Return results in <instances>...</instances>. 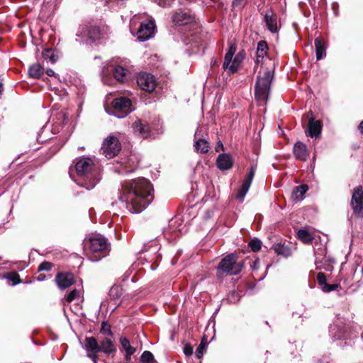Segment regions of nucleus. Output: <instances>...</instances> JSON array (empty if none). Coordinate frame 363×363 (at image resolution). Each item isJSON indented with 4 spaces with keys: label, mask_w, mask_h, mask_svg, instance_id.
Returning a JSON list of instances; mask_svg holds the SVG:
<instances>
[{
    "label": "nucleus",
    "mask_w": 363,
    "mask_h": 363,
    "mask_svg": "<svg viewBox=\"0 0 363 363\" xmlns=\"http://www.w3.org/2000/svg\"><path fill=\"white\" fill-rule=\"evenodd\" d=\"M264 22L270 32L274 33L278 31L277 16L273 11L268 10L266 11L264 15Z\"/></svg>",
    "instance_id": "16"
},
{
    "label": "nucleus",
    "mask_w": 363,
    "mask_h": 363,
    "mask_svg": "<svg viewBox=\"0 0 363 363\" xmlns=\"http://www.w3.org/2000/svg\"><path fill=\"white\" fill-rule=\"evenodd\" d=\"M110 1H116L118 3H123L125 0H109Z\"/></svg>",
    "instance_id": "53"
},
{
    "label": "nucleus",
    "mask_w": 363,
    "mask_h": 363,
    "mask_svg": "<svg viewBox=\"0 0 363 363\" xmlns=\"http://www.w3.org/2000/svg\"><path fill=\"white\" fill-rule=\"evenodd\" d=\"M274 77V72L267 69L262 76H258L255 87V99L260 104H266L270 92L271 83Z\"/></svg>",
    "instance_id": "4"
},
{
    "label": "nucleus",
    "mask_w": 363,
    "mask_h": 363,
    "mask_svg": "<svg viewBox=\"0 0 363 363\" xmlns=\"http://www.w3.org/2000/svg\"><path fill=\"white\" fill-rule=\"evenodd\" d=\"M123 294V289L118 285L113 286L109 291V296L112 300L116 301V307L119 306L120 301H118Z\"/></svg>",
    "instance_id": "26"
},
{
    "label": "nucleus",
    "mask_w": 363,
    "mask_h": 363,
    "mask_svg": "<svg viewBox=\"0 0 363 363\" xmlns=\"http://www.w3.org/2000/svg\"><path fill=\"white\" fill-rule=\"evenodd\" d=\"M46 74L48 76H55V72L52 69H48L46 70Z\"/></svg>",
    "instance_id": "49"
},
{
    "label": "nucleus",
    "mask_w": 363,
    "mask_h": 363,
    "mask_svg": "<svg viewBox=\"0 0 363 363\" xmlns=\"http://www.w3.org/2000/svg\"><path fill=\"white\" fill-rule=\"evenodd\" d=\"M219 148H221V149L223 148V144L221 143L220 141H219L218 143L217 144V146L216 147V151L218 152L219 151Z\"/></svg>",
    "instance_id": "50"
},
{
    "label": "nucleus",
    "mask_w": 363,
    "mask_h": 363,
    "mask_svg": "<svg viewBox=\"0 0 363 363\" xmlns=\"http://www.w3.org/2000/svg\"><path fill=\"white\" fill-rule=\"evenodd\" d=\"M43 277H38V280H43Z\"/></svg>",
    "instance_id": "56"
},
{
    "label": "nucleus",
    "mask_w": 363,
    "mask_h": 363,
    "mask_svg": "<svg viewBox=\"0 0 363 363\" xmlns=\"http://www.w3.org/2000/svg\"><path fill=\"white\" fill-rule=\"evenodd\" d=\"M338 287V284H325L323 287H322V289L324 292H330L332 291H334L336 289H337Z\"/></svg>",
    "instance_id": "43"
},
{
    "label": "nucleus",
    "mask_w": 363,
    "mask_h": 363,
    "mask_svg": "<svg viewBox=\"0 0 363 363\" xmlns=\"http://www.w3.org/2000/svg\"><path fill=\"white\" fill-rule=\"evenodd\" d=\"M68 121V115L66 111L64 110H60L59 111L52 113L49 123L52 124V131L55 133H57L63 127V125Z\"/></svg>",
    "instance_id": "11"
},
{
    "label": "nucleus",
    "mask_w": 363,
    "mask_h": 363,
    "mask_svg": "<svg viewBox=\"0 0 363 363\" xmlns=\"http://www.w3.org/2000/svg\"><path fill=\"white\" fill-rule=\"evenodd\" d=\"M216 164L220 170H227L232 167L233 160L230 155L228 154H220L218 155Z\"/></svg>",
    "instance_id": "19"
},
{
    "label": "nucleus",
    "mask_w": 363,
    "mask_h": 363,
    "mask_svg": "<svg viewBox=\"0 0 363 363\" xmlns=\"http://www.w3.org/2000/svg\"><path fill=\"white\" fill-rule=\"evenodd\" d=\"M133 129L135 133H139L143 138H146L148 135V127L143 125L140 121H137L133 123Z\"/></svg>",
    "instance_id": "30"
},
{
    "label": "nucleus",
    "mask_w": 363,
    "mask_h": 363,
    "mask_svg": "<svg viewBox=\"0 0 363 363\" xmlns=\"http://www.w3.org/2000/svg\"><path fill=\"white\" fill-rule=\"evenodd\" d=\"M255 174V167H251L250 171L247 176V177L245 179L243 184L238 194V199L242 200L244 197L245 196L247 192L248 191L250 186L251 185L252 181L254 178Z\"/></svg>",
    "instance_id": "15"
},
{
    "label": "nucleus",
    "mask_w": 363,
    "mask_h": 363,
    "mask_svg": "<svg viewBox=\"0 0 363 363\" xmlns=\"http://www.w3.org/2000/svg\"><path fill=\"white\" fill-rule=\"evenodd\" d=\"M294 153L296 158L301 161H306L309 156V152L307 150L306 145L301 142L295 143Z\"/></svg>",
    "instance_id": "18"
},
{
    "label": "nucleus",
    "mask_w": 363,
    "mask_h": 363,
    "mask_svg": "<svg viewBox=\"0 0 363 363\" xmlns=\"http://www.w3.org/2000/svg\"><path fill=\"white\" fill-rule=\"evenodd\" d=\"M137 84L142 90L147 92L153 91L157 86L155 77L146 72H142L138 75Z\"/></svg>",
    "instance_id": "9"
},
{
    "label": "nucleus",
    "mask_w": 363,
    "mask_h": 363,
    "mask_svg": "<svg viewBox=\"0 0 363 363\" xmlns=\"http://www.w3.org/2000/svg\"><path fill=\"white\" fill-rule=\"evenodd\" d=\"M307 118H308V135L311 138L318 137L320 134L322 129L320 121L315 120L311 111L307 113Z\"/></svg>",
    "instance_id": "12"
},
{
    "label": "nucleus",
    "mask_w": 363,
    "mask_h": 363,
    "mask_svg": "<svg viewBox=\"0 0 363 363\" xmlns=\"http://www.w3.org/2000/svg\"><path fill=\"white\" fill-rule=\"evenodd\" d=\"M251 267L253 270L258 269L259 267V259H255L253 262L252 264L251 265Z\"/></svg>",
    "instance_id": "47"
},
{
    "label": "nucleus",
    "mask_w": 363,
    "mask_h": 363,
    "mask_svg": "<svg viewBox=\"0 0 363 363\" xmlns=\"http://www.w3.org/2000/svg\"><path fill=\"white\" fill-rule=\"evenodd\" d=\"M106 327H108V325L105 322H103L102 323V327H101V331L105 333L106 330Z\"/></svg>",
    "instance_id": "51"
},
{
    "label": "nucleus",
    "mask_w": 363,
    "mask_h": 363,
    "mask_svg": "<svg viewBox=\"0 0 363 363\" xmlns=\"http://www.w3.org/2000/svg\"><path fill=\"white\" fill-rule=\"evenodd\" d=\"M194 148L197 152L206 153L209 149V143L203 139H199L194 143Z\"/></svg>",
    "instance_id": "29"
},
{
    "label": "nucleus",
    "mask_w": 363,
    "mask_h": 363,
    "mask_svg": "<svg viewBox=\"0 0 363 363\" xmlns=\"http://www.w3.org/2000/svg\"><path fill=\"white\" fill-rule=\"evenodd\" d=\"M121 169L118 170L119 173L131 172L136 168V164L134 162H130V159L121 162Z\"/></svg>",
    "instance_id": "34"
},
{
    "label": "nucleus",
    "mask_w": 363,
    "mask_h": 363,
    "mask_svg": "<svg viewBox=\"0 0 363 363\" xmlns=\"http://www.w3.org/2000/svg\"><path fill=\"white\" fill-rule=\"evenodd\" d=\"M100 351L106 354H111L116 352L113 342L108 338H104L99 344Z\"/></svg>",
    "instance_id": "25"
},
{
    "label": "nucleus",
    "mask_w": 363,
    "mask_h": 363,
    "mask_svg": "<svg viewBox=\"0 0 363 363\" xmlns=\"http://www.w3.org/2000/svg\"><path fill=\"white\" fill-rule=\"evenodd\" d=\"M308 189V186L306 184L296 186L293 191L294 199L297 201L301 200L303 199V196L306 194Z\"/></svg>",
    "instance_id": "33"
},
{
    "label": "nucleus",
    "mask_w": 363,
    "mask_h": 363,
    "mask_svg": "<svg viewBox=\"0 0 363 363\" xmlns=\"http://www.w3.org/2000/svg\"><path fill=\"white\" fill-rule=\"evenodd\" d=\"M218 269L230 275L239 274L242 269V264L237 262V255L230 254L221 259Z\"/></svg>",
    "instance_id": "6"
},
{
    "label": "nucleus",
    "mask_w": 363,
    "mask_h": 363,
    "mask_svg": "<svg viewBox=\"0 0 363 363\" xmlns=\"http://www.w3.org/2000/svg\"><path fill=\"white\" fill-rule=\"evenodd\" d=\"M75 169L77 174L84 178V181L79 185L86 189H93L100 179L99 171L89 157L79 158L75 164Z\"/></svg>",
    "instance_id": "2"
},
{
    "label": "nucleus",
    "mask_w": 363,
    "mask_h": 363,
    "mask_svg": "<svg viewBox=\"0 0 363 363\" xmlns=\"http://www.w3.org/2000/svg\"><path fill=\"white\" fill-rule=\"evenodd\" d=\"M86 245L89 247L86 252L89 259L93 262L100 260L109 252L107 240L101 235L91 237L86 243Z\"/></svg>",
    "instance_id": "3"
},
{
    "label": "nucleus",
    "mask_w": 363,
    "mask_h": 363,
    "mask_svg": "<svg viewBox=\"0 0 363 363\" xmlns=\"http://www.w3.org/2000/svg\"><path fill=\"white\" fill-rule=\"evenodd\" d=\"M88 357L91 358L94 363H97L98 356L96 355V353H88Z\"/></svg>",
    "instance_id": "48"
},
{
    "label": "nucleus",
    "mask_w": 363,
    "mask_h": 363,
    "mask_svg": "<svg viewBox=\"0 0 363 363\" xmlns=\"http://www.w3.org/2000/svg\"><path fill=\"white\" fill-rule=\"evenodd\" d=\"M262 245V242L257 238L252 239L249 242V246L251 247L253 252H257L260 250Z\"/></svg>",
    "instance_id": "37"
},
{
    "label": "nucleus",
    "mask_w": 363,
    "mask_h": 363,
    "mask_svg": "<svg viewBox=\"0 0 363 363\" xmlns=\"http://www.w3.org/2000/svg\"><path fill=\"white\" fill-rule=\"evenodd\" d=\"M173 21L178 25H185L192 21L193 17L191 14L179 11L176 12L172 17Z\"/></svg>",
    "instance_id": "20"
},
{
    "label": "nucleus",
    "mask_w": 363,
    "mask_h": 363,
    "mask_svg": "<svg viewBox=\"0 0 363 363\" xmlns=\"http://www.w3.org/2000/svg\"><path fill=\"white\" fill-rule=\"evenodd\" d=\"M247 0H233L232 5L233 8L242 9L247 4Z\"/></svg>",
    "instance_id": "42"
},
{
    "label": "nucleus",
    "mask_w": 363,
    "mask_h": 363,
    "mask_svg": "<svg viewBox=\"0 0 363 363\" xmlns=\"http://www.w3.org/2000/svg\"><path fill=\"white\" fill-rule=\"evenodd\" d=\"M52 268V264L49 262H44L39 265V271H50Z\"/></svg>",
    "instance_id": "44"
},
{
    "label": "nucleus",
    "mask_w": 363,
    "mask_h": 363,
    "mask_svg": "<svg viewBox=\"0 0 363 363\" xmlns=\"http://www.w3.org/2000/svg\"><path fill=\"white\" fill-rule=\"evenodd\" d=\"M43 277H38V280H43Z\"/></svg>",
    "instance_id": "57"
},
{
    "label": "nucleus",
    "mask_w": 363,
    "mask_h": 363,
    "mask_svg": "<svg viewBox=\"0 0 363 363\" xmlns=\"http://www.w3.org/2000/svg\"><path fill=\"white\" fill-rule=\"evenodd\" d=\"M245 57V54L244 51L239 52L233 59L231 60V63L228 64L226 68H223L225 70L228 71L230 74H234L238 71V67H240L241 62Z\"/></svg>",
    "instance_id": "17"
},
{
    "label": "nucleus",
    "mask_w": 363,
    "mask_h": 363,
    "mask_svg": "<svg viewBox=\"0 0 363 363\" xmlns=\"http://www.w3.org/2000/svg\"><path fill=\"white\" fill-rule=\"evenodd\" d=\"M297 236L304 243H310L313 240V234L306 229L299 230Z\"/></svg>",
    "instance_id": "31"
},
{
    "label": "nucleus",
    "mask_w": 363,
    "mask_h": 363,
    "mask_svg": "<svg viewBox=\"0 0 363 363\" xmlns=\"http://www.w3.org/2000/svg\"><path fill=\"white\" fill-rule=\"evenodd\" d=\"M2 90H3L2 83L0 82V95L1 94Z\"/></svg>",
    "instance_id": "54"
},
{
    "label": "nucleus",
    "mask_w": 363,
    "mask_h": 363,
    "mask_svg": "<svg viewBox=\"0 0 363 363\" xmlns=\"http://www.w3.org/2000/svg\"><path fill=\"white\" fill-rule=\"evenodd\" d=\"M107 331H108V334H111V330L108 328H107Z\"/></svg>",
    "instance_id": "55"
},
{
    "label": "nucleus",
    "mask_w": 363,
    "mask_h": 363,
    "mask_svg": "<svg viewBox=\"0 0 363 363\" xmlns=\"http://www.w3.org/2000/svg\"><path fill=\"white\" fill-rule=\"evenodd\" d=\"M193 347L190 344H186L184 347V353L186 356H191L193 354Z\"/></svg>",
    "instance_id": "46"
},
{
    "label": "nucleus",
    "mask_w": 363,
    "mask_h": 363,
    "mask_svg": "<svg viewBox=\"0 0 363 363\" xmlns=\"http://www.w3.org/2000/svg\"><path fill=\"white\" fill-rule=\"evenodd\" d=\"M152 186L149 180L138 178L126 182L122 186L121 201L132 213L143 211L153 200Z\"/></svg>",
    "instance_id": "1"
},
{
    "label": "nucleus",
    "mask_w": 363,
    "mask_h": 363,
    "mask_svg": "<svg viewBox=\"0 0 363 363\" xmlns=\"http://www.w3.org/2000/svg\"><path fill=\"white\" fill-rule=\"evenodd\" d=\"M274 250L275 252L278 255H281L285 257L290 255L289 249L283 245H281V244L274 245Z\"/></svg>",
    "instance_id": "35"
},
{
    "label": "nucleus",
    "mask_w": 363,
    "mask_h": 363,
    "mask_svg": "<svg viewBox=\"0 0 363 363\" xmlns=\"http://www.w3.org/2000/svg\"><path fill=\"white\" fill-rule=\"evenodd\" d=\"M43 67L38 63L32 65L28 69L29 76L36 79L40 78L43 74Z\"/></svg>",
    "instance_id": "28"
},
{
    "label": "nucleus",
    "mask_w": 363,
    "mask_h": 363,
    "mask_svg": "<svg viewBox=\"0 0 363 363\" xmlns=\"http://www.w3.org/2000/svg\"><path fill=\"white\" fill-rule=\"evenodd\" d=\"M120 343L125 351V359L130 360V357L135 352V348L130 345V341L125 337H121L120 338Z\"/></svg>",
    "instance_id": "23"
},
{
    "label": "nucleus",
    "mask_w": 363,
    "mask_h": 363,
    "mask_svg": "<svg viewBox=\"0 0 363 363\" xmlns=\"http://www.w3.org/2000/svg\"><path fill=\"white\" fill-rule=\"evenodd\" d=\"M205 344L203 343V340L201 341V344L199 345L196 350V356L200 359L202 357L204 351H205Z\"/></svg>",
    "instance_id": "40"
},
{
    "label": "nucleus",
    "mask_w": 363,
    "mask_h": 363,
    "mask_svg": "<svg viewBox=\"0 0 363 363\" xmlns=\"http://www.w3.org/2000/svg\"><path fill=\"white\" fill-rule=\"evenodd\" d=\"M155 23L153 19H148L141 22L138 30L137 36L140 41H145L152 38L155 32Z\"/></svg>",
    "instance_id": "8"
},
{
    "label": "nucleus",
    "mask_w": 363,
    "mask_h": 363,
    "mask_svg": "<svg viewBox=\"0 0 363 363\" xmlns=\"http://www.w3.org/2000/svg\"><path fill=\"white\" fill-rule=\"evenodd\" d=\"M8 279L13 281V284L16 285L21 282L20 277L16 272H12L9 274Z\"/></svg>",
    "instance_id": "41"
},
{
    "label": "nucleus",
    "mask_w": 363,
    "mask_h": 363,
    "mask_svg": "<svg viewBox=\"0 0 363 363\" xmlns=\"http://www.w3.org/2000/svg\"><path fill=\"white\" fill-rule=\"evenodd\" d=\"M351 206L355 215L363 217V189L360 186L354 189Z\"/></svg>",
    "instance_id": "10"
},
{
    "label": "nucleus",
    "mask_w": 363,
    "mask_h": 363,
    "mask_svg": "<svg viewBox=\"0 0 363 363\" xmlns=\"http://www.w3.org/2000/svg\"><path fill=\"white\" fill-rule=\"evenodd\" d=\"M359 129L361 130V132L363 133V121L360 123L359 125Z\"/></svg>",
    "instance_id": "52"
},
{
    "label": "nucleus",
    "mask_w": 363,
    "mask_h": 363,
    "mask_svg": "<svg viewBox=\"0 0 363 363\" xmlns=\"http://www.w3.org/2000/svg\"><path fill=\"white\" fill-rule=\"evenodd\" d=\"M43 56L45 60H48L51 62H55L57 60V57L54 52L50 49H47L43 52Z\"/></svg>",
    "instance_id": "36"
},
{
    "label": "nucleus",
    "mask_w": 363,
    "mask_h": 363,
    "mask_svg": "<svg viewBox=\"0 0 363 363\" xmlns=\"http://www.w3.org/2000/svg\"><path fill=\"white\" fill-rule=\"evenodd\" d=\"M236 51V45L235 44H230L229 45V48L228 52H226L225 55V59L223 65V68H226L228 65V64L231 63V60L233 57V55H235Z\"/></svg>",
    "instance_id": "32"
},
{
    "label": "nucleus",
    "mask_w": 363,
    "mask_h": 363,
    "mask_svg": "<svg viewBox=\"0 0 363 363\" xmlns=\"http://www.w3.org/2000/svg\"><path fill=\"white\" fill-rule=\"evenodd\" d=\"M121 150V145L118 138L108 135L101 145V151L106 157L111 159L117 155Z\"/></svg>",
    "instance_id": "7"
},
{
    "label": "nucleus",
    "mask_w": 363,
    "mask_h": 363,
    "mask_svg": "<svg viewBox=\"0 0 363 363\" xmlns=\"http://www.w3.org/2000/svg\"><path fill=\"white\" fill-rule=\"evenodd\" d=\"M55 281L60 289H65L74 283V275L72 273H58Z\"/></svg>",
    "instance_id": "14"
},
{
    "label": "nucleus",
    "mask_w": 363,
    "mask_h": 363,
    "mask_svg": "<svg viewBox=\"0 0 363 363\" xmlns=\"http://www.w3.org/2000/svg\"><path fill=\"white\" fill-rule=\"evenodd\" d=\"M314 44L315 48L316 59L320 60L326 55V47L325 43L320 38H316L315 39Z\"/></svg>",
    "instance_id": "21"
},
{
    "label": "nucleus",
    "mask_w": 363,
    "mask_h": 363,
    "mask_svg": "<svg viewBox=\"0 0 363 363\" xmlns=\"http://www.w3.org/2000/svg\"><path fill=\"white\" fill-rule=\"evenodd\" d=\"M268 46L265 41H259L257 49L256 64L262 63L264 58L267 53Z\"/></svg>",
    "instance_id": "22"
},
{
    "label": "nucleus",
    "mask_w": 363,
    "mask_h": 363,
    "mask_svg": "<svg viewBox=\"0 0 363 363\" xmlns=\"http://www.w3.org/2000/svg\"><path fill=\"white\" fill-rule=\"evenodd\" d=\"M133 111L132 102L126 97L115 99L112 102V109L107 111L110 115H113L118 118L125 117Z\"/></svg>",
    "instance_id": "5"
},
{
    "label": "nucleus",
    "mask_w": 363,
    "mask_h": 363,
    "mask_svg": "<svg viewBox=\"0 0 363 363\" xmlns=\"http://www.w3.org/2000/svg\"><path fill=\"white\" fill-rule=\"evenodd\" d=\"M85 348L88 353H97L100 352L99 344L94 337H86L85 340Z\"/></svg>",
    "instance_id": "24"
},
{
    "label": "nucleus",
    "mask_w": 363,
    "mask_h": 363,
    "mask_svg": "<svg viewBox=\"0 0 363 363\" xmlns=\"http://www.w3.org/2000/svg\"><path fill=\"white\" fill-rule=\"evenodd\" d=\"M113 72L114 78L117 81L123 82L125 80L128 71L123 67L119 65L115 66Z\"/></svg>",
    "instance_id": "27"
},
{
    "label": "nucleus",
    "mask_w": 363,
    "mask_h": 363,
    "mask_svg": "<svg viewBox=\"0 0 363 363\" xmlns=\"http://www.w3.org/2000/svg\"><path fill=\"white\" fill-rule=\"evenodd\" d=\"M154 359L153 354L150 351H145L140 357V360L143 363H150Z\"/></svg>",
    "instance_id": "38"
},
{
    "label": "nucleus",
    "mask_w": 363,
    "mask_h": 363,
    "mask_svg": "<svg viewBox=\"0 0 363 363\" xmlns=\"http://www.w3.org/2000/svg\"><path fill=\"white\" fill-rule=\"evenodd\" d=\"M317 280L319 283L320 285L322 286V287L325 284H327L326 283V277H325V275L322 273V272H319L318 274V276H317Z\"/></svg>",
    "instance_id": "45"
},
{
    "label": "nucleus",
    "mask_w": 363,
    "mask_h": 363,
    "mask_svg": "<svg viewBox=\"0 0 363 363\" xmlns=\"http://www.w3.org/2000/svg\"><path fill=\"white\" fill-rule=\"evenodd\" d=\"M108 26H91L88 30V36L94 40L105 38L108 33Z\"/></svg>",
    "instance_id": "13"
},
{
    "label": "nucleus",
    "mask_w": 363,
    "mask_h": 363,
    "mask_svg": "<svg viewBox=\"0 0 363 363\" xmlns=\"http://www.w3.org/2000/svg\"><path fill=\"white\" fill-rule=\"evenodd\" d=\"M79 294H80V292L79 290H77V289L72 290V291H70L68 294V295L66 297L67 302H68V303L72 302V301H74V299H76L77 298H78L79 296Z\"/></svg>",
    "instance_id": "39"
}]
</instances>
